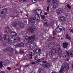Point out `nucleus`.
Segmentation results:
<instances>
[{
    "mask_svg": "<svg viewBox=\"0 0 73 73\" xmlns=\"http://www.w3.org/2000/svg\"><path fill=\"white\" fill-rule=\"evenodd\" d=\"M53 36H54L55 35H56V32L55 31H53Z\"/></svg>",
    "mask_w": 73,
    "mask_h": 73,
    "instance_id": "obj_42",
    "label": "nucleus"
},
{
    "mask_svg": "<svg viewBox=\"0 0 73 73\" xmlns=\"http://www.w3.org/2000/svg\"><path fill=\"white\" fill-rule=\"evenodd\" d=\"M45 15H43L41 16V18H42V19L43 20H44L45 19Z\"/></svg>",
    "mask_w": 73,
    "mask_h": 73,
    "instance_id": "obj_38",
    "label": "nucleus"
},
{
    "mask_svg": "<svg viewBox=\"0 0 73 73\" xmlns=\"http://www.w3.org/2000/svg\"><path fill=\"white\" fill-rule=\"evenodd\" d=\"M66 38H67L70 40L71 39V37L69 35V34H66Z\"/></svg>",
    "mask_w": 73,
    "mask_h": 73,
    "instance_id": "obj_27",
    "label": "nucleus"
},
{
    "mask_svg": "<svg viewBox=\"0 0 73 73\" xmlns=\"http://www.w3.org/2000/svg\"><path fill=\"white\" fill-rule=\"evenodd\" d=\"M35 17L37 21H40V16L38 15H35Z\"/></svg>",
    "mask_w": 73,
    "mask_h": 73,
    "instance_id": "obj_20",
    "label": "nucleus"
},
{
    "mask_svg": "<svg viewBox=\"0 0 73 73\" xmlns=\"http://www.w3.org/2000/svg\"><path fill=\"white\" fill-rule=\"evenodd\" d=\"M65 16L66 17H69V16H70V14L69 13H67V14Z\"/></svg>",
    "mask_w": 73,
    "mask_h": 73,
    "instance_id": "obj_39",
    "label": "nucleus"
},
{
    "mask_svg": "<svg viewBox=\"0 0 73 73\" xmlns=\"http://www.w3.org/2000/svg\"><path fill=\"white\" fill-rule=\"evenodd\" d=\"M63 47L64 48H67V47L68 46V43L66 42H64L63 44Z\"/></svg>",
    "mask_w": 73,
    "mask_h": 73,
    "instance_id": "obj_14",
    "label": "nucleus"
},
{
    "mask_svg": "<svg viewBox=\"0 0 73 73\" xmlns=\"http://www.w3.org/2000/svg\"><path fill=\"white\" fill-rule=\"evenodd\" d=\"M64 67L62 66L60 71L59 72V73H62L64 72Z\"/></svg>",
    "mask_w": 73,
    "mask_h": 73,
    "instance_id": "obj_23",
    "label": "nucleus"
},
{
    "mask_svg": "<svg viewBox=\"0 0 73 73\" xmlns=\"http://www.w3.org/2000/svg\"><path fill=\"white\" fill-rule=\"evenodd\" d=\"M34 30L32 27H29L28 29V31L30 33H32L33 32Z\"/></svg>",
    "mask_w": 73,
    "mask_h": 73,
    "instance_id": "obj_25",
    "label": "nucleus"
},
{
    "mask_svg": "<svg viewBox=\"0 0 73 73\" xmlns=\"http://www.w3.org/2000/svg\"><path fill=\"white\" fill-rule=\"evenodd\" d=\"M29 20L31 23H35L36 21L35 20V18H34L33 17L31 18Z\"/></svg>",
    "mask_w": 73,
    "mask_h": 73,
    "instance_id": "obj_17",
    "label": "nucleus"
},
{
    "mask_svg": "<svg viewBox=\"0 0 73 73\" xmlns=\"http://www.w3.org/2000/svg\"><path fill=\"white\" fill-rule=\"evenodd\" d=\"M11 36H17V33L14 32L13 31H12L11 32Z\"/></svg>",
    "mask_w": 73,
    "mask_h": 73,
    "instance_id": "obj_30",
    "label": "nucleus"
},
{
    "mask_svg": "<svg viewBox=\"0 0 73 73\" xmlns=\"http://www.w3.org/2000/svg\"><path fill=\"white\" fill-rule=\"evenodd\" d=\"M36 13L37 14L41 15L42 14V11H41V9H38V10H37L36 11Z\"/></svg>",
    "mask_w": 73,
    "mask_h": 73,
    "instance_id": "obj_24",
    "label": "nucleus"
},
{
    "mask_svg": "<svg viewBox=\"0 0 73 73\" xmlns=\"http://www.w3.org/2000/svg\"><path fill=\"white\" fill-rule=\"evenodd\" d=\"M64 67L66 71H68L69 69V66L67 63H65L64 64Z\"/></svg>",
    "mask_w": 73,
    "mask_h": 73,
    "instance_id": "obj_7",
    "label": "nucleus"
},
{
    "mask_svg": "<svg viewBox=\"0 0 73 73\" xmlns=\"http://www.w3.org/2000/svg\"><path fill=\"white\" fill-rule=\"evenodd\" d=\"M50 25H53V23H50Z\"/></svg>",
    "mask_w": 73,
    "mask_h": 73,
    "instance_id": "obj_58",
    "label": "nucleus"
},
{
    "mask_svg": "<svg viewBox=\"0 0 73 73\" xmlns=\"http://www.w3.org/2000/svg\"><path fill=\"white\" fill-rule=\"evenodd\" d=\"M60 30L61 32H65V28L64 27H62V28H60Z\"/></svg>",
    "mask_w": 73,
    "mask_h": 73,
    "instance_id": "obj_34",
    "label": "nucleus"
},
{
    "mask_svg": "<svg viewBox=\"0 0 73 73\" xmlns=\"http://www.w3.org/2000/svg\"><path fill=\"white\" fill-rule=\"evenodd\" d=\"M50 63H47L45 64H42V66L43 67H44V68H49L50 66Z\"/></svg>",
    "mask_w": 73,
    "mask_h": 73,
    "instance_id": "obj_8",
    "label": "nucleus"
},
{
    "mask_svg": "<svg viewBox=\"0 0 73 73\" xmlns=\"http://www.w3.org/2000/svg\"><path fill=\"white\" fill-rule=\"evenodd\" d=\"M52 73H57L56 72H52Z\"/></svg>",
    "mask_w": 73,
    "mask_h": 73,
    "instance_id": "obj_63",
    "label": "nucleus"
},
{
    "mask_svg": "<svg viewBox=\"0 0 73 73\" xmlns=\"http://www.w3.org/2000/svg\"><path fill=\"white\" fill-rule=\"evenodd\" d=\"M3 38L4 40H7L9 38V36L8 35H4L3 36Z\"/></svg>",
    "mask_w": 73,
    "mask_h": 73,
    "instance_id": "obj_19",
    "label": "nucleus"
},
{
    "mask_svg": "<svg viewBox=\"0 0 73 73\" xmlns=\"http://www.w3.org/2000/svg\"><path fill=\"white\" fill-rule=\"evenodd\" d=\"M29 56L30 57V58L31 59H32V56H33V55L31 54H29Z\"/></svg>",
    "mask_w": 73,
    "mask_h": 73,
    "instance_id": "obj_40",
    "label": "nucleus"
},
{
    "mask_svg": "<svg viewBox=\"0 0 73 73\" xmlns=\"http://www.w3.org/2000/svg\"><path fill=\"white\" fill-rule=\"evenodd\" d=\"M17 29H16V30H17V31H19V30H20V29L19 28V27H17Z\"/></svg>",
    "mask_w": 73,
    "mask_h": 73,
    "instance_id": "obj_51",
    "label": "nucleus"
},
{
    "mask_svg": "<svg viewBox=\"0 0 73 73\" xmlns=\"http://www.w3.org/2000/svg\"><path fill=\"white\" fill-rule=\"evenodd\" d=\"M50 8V7L49 6H48L47 9L46 10V11L47 12H49V9Z\"/></svg>",
    "mask_w": 73,
    "mask_h": 73,
    "instance_id": "obj_37",
    "label": "nucleus"
},
{
    "mask_svg": "<svg viewBox=\"0 0 73 73\" xmlns=\"http://www.w3.org/2000/svg\"><path fill=\"white\" fill-rule=\"evenodd\" d=\"M57 1V0H52V3H54L53 6V8L55 9L56 8V7L57 6V3H56V2Z\"/></svg>",
    "mask_w": 73,
    "mask_h": 73,
    "instance_id": "obj_10",
    "label": "nucleus"
},
{
    "mask_svg": "<svg viewBox=\"0 0 73 73\" xmlns=\"http://www.w3.org/2000/svg\"><path fill=\"white\" fill-rule=\"evenodd\" d=\"M6 32L7 33H8L9 32V33H11V32L12 30H11L10 29H9V28L8 27H7L6 28V29L5 30Z\"/></svg>",
    "mask_w": 73,
    "mask_h": 73,
    "instance_id": "obj_22",
    "label": "nucleus"
},
{
    "mask_svg": "<svg viewBox=\"0 0 73 73\" xmlns=\"http://www.w3.org/2000/svg\"><path fill=\"white\" fill-rule=\"evenodd\" d=\"M66 7L68 9H69V10H70L71 9V7L70 6V5L68 4L67 5Z\"/></svg>",
    "mask_w": 73,
    "mask_h": 73,
    "instance_id": "obj_32",
    "label": "nucleus"
},
{
    "mask_svg": "<svg viewBox=\"0 0 73 73\" xmlns=\"http://www.w3.org/2000/svg\"><path fill=\"white\" fill-rule=\"evenodd\" d=\"M7 68L8 70H9V71H10V70H11V68L9 67H8Z\"/></svg>",
    "mask_w": 73,
    "mask_h": 73,
    "instance_id": "obj_44",
    "label": "nucleus"
},
{
    "mask_svg": "<svg viewBox=\"0 0 73 73\" xmlns=\"http://www.w3.org/2000/svg\"><path fill=\"white\" fill-rule=\"evenodd\" d=\"M21 53H24V52L23 51H21Z\"/></svg>",
    "mask_w": 73,
    "mask_h": 73,
    "instance_id": "obj_61",
    "label": "nucleus"
},
{
    "mask_svg": "<svg viewBox=\"0 0 73 73\" xmlns=\"http://www.w3.org/2000/svg\"><path fill=\"white\" fill-rule=\"evenodd\" d=\"M70 32L72 33H73V29H71L70 30Z\"/></svg>",
    "mask_w": 73,
    "mask_h": 73,
    "instance_id": "obj_46",
    "label": "nucleus"
},
{
    "mask_svg": "<svg viewBox=\"0 0 73 73\" xmlns=\"http://www.w3.org/2000/svg\"><path fill=\"white\" fill-rule=\"evenodd\" d=\"M3 68H4V66L3 65V61H1L0 62V68L2 69Z\"/></svg>",
    "mask_w": 73,
    "mask_h": 73,
    "instance_id": "obj_31",
    "label": "nucleus"
},
{
    "mask_svg": "<svg viewBox=\"0 0 73 73\" xmlns=\"http://www.w3.org/2000/svg\"><path fill=\"white\" fill-rule=\"evenodd\" d=\"M29 66V64H26L25 66V67H28Z\"/></svg>",
    "mask_w": 73,
    "mask_h": 73,
    "instance_id": "obj_47",
    "label": "nucleus"
},
{
    "mask_svg": "<svg viewBox=\"0 0 73 73\" xmlns=\"http://www.w3.org/2000/svg\"><path fill=\"white\" fill-rule=\"evenodd\" d=\"M52 39H53V38L51 36L48 39H47V40L48 41H50L52 40Z\"/></svg>",
    "mask_w": 73,
    "mask_h": 73,
    "instance_id": "obj_36",
    "label": "nucleus"
},
{
    "mask_svg": "<svg viewBox=\"0 0 73 73\" xmlns=\"http://www.w3.org/2000/svg\"><path fill=\"white\" fill-rule=\"evenodd\" d=\"M72 69H73V65H72Z\"/></svg>",
    "mask_w": 73,
    "mask_h": 73,
    "instance_id": "obj_64",
    "label": "nucleus"
},
{
    "mask_svg": "<svg viewBox=\"0 0 73 73\" xmlns=\"http://www.w3.org/2000/svg\"><path fill=\"white\" fill-rule=\"evenodd\" d=\"M42 0H32V1L33 3H36V2L37 1H41Z\"/></svg>",
    "mask_w": 73,
    "mask_h": 73,
    "instance_id": "obj_33",
    "label": "nucleus"
},
{
    "mask_svg": "<svg viewBox=\"0 0 73 73\" xmlns=\"http://www.w3.org/2000/svg\"><path fill=\"white\" fill-rule=\"evenodd\" d=\"M7 11V9L6 8L3 9L2 10V11L0 13V16H1V15H3V14H5L6 13V12Z\"/></svg>",
    "mask_w": 73,
    "mask_h": 73,
    "instance_id": "obj_13",
    "label": "nucleus"
},
{
    "mask_svg": "<svg viewBox=\"0 0 73 73\" xmlns=\"http://www.w3.org/2000/svg\"><path fill=\"white\" fill-rule=\"evenodd\" d=\"M68 56V57H69V53L68 51H67L62 54V56L64 57H66V56Z\"/></svg>",
    "mask_w": 73,
    "mask_h": 73,
    "instance_id": "obj_9",
    "label": "nucleus"
},
{
    "mask_svg": "<svg viewBox=\"0 0 73 73\" xmlns=\"http://www.w3.org/2000/svg\"><path fill=\"white\" fill-rule=\"evenodd\" d=\"M19 11H17L16 10H15L14 13H12V14L13 15H12V14H10L9 15V16L11 17H17L18 15H19Z\"/></svg>",
    "mask_w": 73,
    "mask_h": 73,
    "instance_id": "obj_5",
    "label": "nucleus"
},
{
    "mask_svg": "<svg viewBox=\"0 0 73 73\" xmlns=\"http://www.w3.org/2000/svg\"><path fill=\"white\" fill-rule=\"evenodd\" d=\"M31 46H30V48H37L38 46L36 44V43L35 42H32L31 43Z\"/></svg>",
    "mask_w": 73,
    "mask_h": 73,
    "instance_id": "obj_11",
    "label": "nucleus"
},
{
    "mask_svg": "<svg viewBox=\"0 0 73 73\" xmlns=\"http://www.w3.org/2000/svg\"><path fill=\"white\" fill-rule=\"evenodd\" d=\"M27 24V21H25L24 22V23H22V22L20 21H19L18 22L19 26L21 28H23L24 25H26Z\"/></svg>",
    "mask_w": 73,
    "mask_h": 73,
    "instance_id": "obj_4",
    "label": "nucleus"
},
{
    "mask_svg": "<svg viewBox=\"0 0 73 73\" xmlns=\"http://www.w3.org/2000/svg\"><path fill=\"white\" fill-rule=\"evenodd\" d=\"M12 26L14 28H16L18 27V23L16 21H14L13 23Z\"/></svg>",
    "mask_w": 73,
    "mask_h": 73,
    "instance_id": "obj_12",
    "label": "nucleus"
},
{
    "mask_svg": "<svg viewBox=\"0 0 73 73\" xmlns=\"http://www.w3.org/2000/svg\"><path fill=\"white\" fill-rule=\"evenodd\" d=\"M35 64V62H33L31 63V64H32V65H34V64Z\"/></svg>",
    "mask_w": 73,
    "mask_h": 73,
    "instance_id": "obj_49",
    "label": "nucleus"
},
{
    "mask_svg": "<svg viewBox=\"0 0 73 73\" xmlns=\"http://www.w3.org/2000/svg\"><path fill=\"white\" fill-rule=\"evenodd\" d=\"M58 40H59V39L60 38V36H58Z\"/></svg>",
    "mask_w": 73,
    "mask_h": 73,
    "instance_id": "obj_52",
    "label": "nucleus"
},
{
    "mask_svg": "<svg viewBox=\"0 0 73 73\" xmlns=\"http://www.w3.org/2000/svg\"><path fill=\"white\" fill-rule=\"evenodd\" d=\"M47 20H45L44 22H43V24H44V27H46L47 25H48V24L47 23Z\"/></svg>",
    "mask_w": 73,
    "mask_h": 73,
    "instance_id": "obj_28",
    "label": "nucleus"
},
{
    "mask_svg": "<svg viewBox=\"0 0 73 73\" xmlns=\"http://www.w3.org/2000/svg\"><path fill=\"white\" fill-rule=\"evenodd\" d=\"M51 52H49V56L51 58H52L53 56V54H56L58 53L59 54L61 53L62 51H61V49L60 47L57 48H54L51 50Z\"/></svg>",
    "mask_w": 73,
    "mask_h": 73,
    "instance_id": "obj_1",
    "label": "nucleus"
},
{
    "mask_svg": "<svg viewBox=\"0 0 73 73\" xmlns=\"http://www.w3.org/2000/svg\"><path fill=\"white\" fill-rule=\"evenodd\" d=\"M17 45L18 47H21L22 46H23L24 45V43H23V42H21L19 44H17Z\"/></svg>",
    "mask_w": 73,
    "mask_h": 73,
    "instance_id": "obj_21",
    "label": "nucleus"
},
{
    "mask_svg": "<svg viewBox=\"0 0 73 73\" xmlns=\"http://www.w3.org/2000/svg\"><path fill=\"white\" fill-rule=\"evenodd\" d=\"M34 58L35 60H37L38 58V56L36 54H35L34 55Z\"/></svg>",
    "mask_w": 73,
    "mask_h": 73,
    "instance_id": "obj_35",
    "label": "nucleus"
},
{
    "mask_svg": "<svg viewBox=\"0 0 73 73\" xmlns=\"http://www.w3.org/2000/svg\"><path fill=\"white\" fill-rule=\"evenodd\" d=\"M55 31L56 32L61 33V28L59 27V26H58L55 29Z\"/></svg>",
    "mask_w": 73,
    "mask_h": 73,
    "instance_id": "obj_16",
    "label": "nucleus"
},
{
    "mask_svg": "<svg viewBox=\"0 0 73 73\" xmlns=\"http://www.w3.org/2000/svg\"><path fill=\"white\" fill-rule=\"evenodd\" d=\"M7 43L8 44H9L10 42H12V43H14L16 42H19L20 40V38L19 37H11L10 38V39H8L7 40H6Z\"/></svg>",
    "mask_w": 73,
    "mask_h": 73,
    "instance_id": "obj_2",
    "label": "nucleus"
},
{
    "mask_svg": "<svg viewBox=\"0 0 73 73\" xmlns=\"http://www.w3.org/2000/svg\"><path fill=\"white\" fill-rule=\"evenodd\" d=\"M3 46L4 47H5L7 46V44H6V42L3 43Z\"/></svg>",
    "mask_w": 73,
    "mask_h": 73,
    "instance_id": "obj_43",
    "label": "nucleus"
},
{
    "mask_svg": "<svg viewBox=\"0 0 73 73\" xmlns=\"http://www.w3.org/2000/svg\"><path fill=\"white\" fill-rule=\"evenodd\" d=\"M39 73H43V72H42V71H40Z\"/></svg>",
    "mask_w": 73,
    "mask_h": 73,
    "instance_id": "obj_59",
    "label": "nucleus"
},
{
    "mask_svg": "<svg viewBox=\"0 0 73 73\" xmlns=\"http://www.w3.org/2000/svg\"><path fill=\"white\" fill-rule=\"evenodd\" d=\"M7 49L9 50L10 52H13V51L14 50V49L11 47H8L7 48Z\"/></svg>",
    "mask_w": 73,
    "mask_h": 73,
    "instance_id": "obj_29",
    "label": "nucleus"
},
{
    "mask_svg": "<svg viewBox=\"0 0 73 73\" xmlns=\"http://www.w3.org/2000/svg\"><path fill=\"white\" fill-rule=\"evenodd\" d=\"M42 36H43L42 34H40V37H42Z\"/></svg>",
    "mask_w": 73,
    "mask_h": 73,
    "instance_id": "obj_53",
    "label": "nucleus"
},
{
    "mask_svg": "<svg viewBox=\"0 0 73 73\" xmlns=\"http://www.w3.org/2000/svg\"><path fill=\"white\" fill-rule=\"evenodd\" d=\"M44 60V58H42L40 59V60H41V61H43V60Z\"/></svg>",
    "mask_w": 73,
    "mask_h": 73,
    "instance_id": "obj_50",
    "label": "nucleus"
},
{
    "mask_svg": "<svg viewBox=\"0 0 73 73\" xmlns=\"http://www.w3.org/2000/svg\"><path fill=\"white\" fill-rule=\"evenodd\" d=\"M56 26H57V25H58V22H56Z\"/></svg>",
    "mask_w": 73,
    "mask_h": 73,
    "instance_id": "obj_57",
    "label": "nucleus"
},
{
    "mask_svg": "<svg viewBox=\"0 0 73 73\" xmlns=\"http://www.w3.org/2000/svg\"><path fill=\"white\" fill-rule=\"evenodd\" d=\"M37 61H38V62H41V59H38L37 60Z\"/></svg>",
    "mask_w": 73,
    "mask_h": 73,
    "instance_id": "obj_45",
    "label": "nucleus"
},
{
    "mask_svg": "<svg viewBox=\"0 0 73 73\" xmlns=\"http://www.w3.org/2000/svg\"><path fill=\"white\" fill-rule=\"evenodd\" d=\"M41 51L40 49H37L35 50V52L37 54H40L41 53Z\"/></svg>",
    "mask_w": 73,
    "mask_h": 73,
    "instance_id": "obj_26",
    "label": "nucleus"
},
{
    "mask_svg": "<svg viewBox=\"0 0 73 73\" xmlns=\"http://www.w3.org/2000/svg\"><path fill=\"white\" fill-rule=\"evenodd\" d=\"M51 12H54L53 10H52V9H51Z\"/></svg>",
    "mask_w": 73,
    "mask_h": 73,
    "instance_id": "obj_60",
    "label": "nucleus"
},
{
    "mask_svg": "<svg viewBox=\"0 0 73 73\" xmlns=\"http://www.w3.org/2000/svg\"><path fill=\"white\" fill-rule=\"evenodd\" d=\"M42 62L44 64H46L47 62V61H42Z\"/></svg>",
    "mask_w": 73,
    "mask_h": 73,
    "instance_id": "obj_48",
    "label": "nucleus"
},
{
    "mask_svg": "<svg viewBox=\"0 0 73 73\" xmlns=\"http://www.w3.org/2000/svg\"><path fill=\"white\" fill-rule=\"evenodd\" d=\"M0 73H5V72H4V71H2Z\"/></svg>",
    "mask_w": 73,
    "mask_h": 73,
    "instance_id": "obj_56",
    "label": "nucleus"
},
{
    "mask_svg": "<svg viewBox=\"0 0 73 73\" xmlns=\"http://www.w3.org/2000/svg\"><path fill=\"white\" fill-rule=\"evenodd\" d=\"M70 54L72 56H73V51H71L70 52Z\"/></svg>",
    "mask_w": 73,
    "mask_h": 73,
    "instance_id": "obj_41",
    "label": "nucleus"
},
{
    "mask_svg": "<svg viewBox=\"0 0 73 73\" xmlns=\"http://www.w3.org/2000/svg\"><path fill=\"white\" fill-rule=\"evenodd\" d=\"M35 39H36L35 35L31 36V37H28V36L26 35L25 36V41L26 43H27L28 41L29 42H31L33 41Z\"/></svg>",
    "mask_w": 73,
    "mask_h": 73,
    "instance_id": "obj_3",
    "label": "nucleus"
},
{
    "mask_svg": "<svg viewBox=\"0 0 73 73\" xmlns=\"http://www.w3.org/2000/svg\"><path fill=\"white\" fill-rule=\"evenodd\" d=\"M19 1H20V2H21L22 1V0H19Z\"/></svg>",
    "mask_w": 73,
    "mask_h": 73,
    "instance_id": "obj_62",
    "label": "nucleus"
},
{
    "mask_svg": "<svg viewBox=\"0 0 73 73\" xmlns=\"http://www.w3.org/2000/svg\"><path fill=\"white\" fill-rule=\"evenodd\" d=\"M56 45L54 44V43L53 42H51L49 43L48 45V47L50 49H51L52 48H54Z\"/></svg>",
    "mask_w": 73,
    "mask_h": 73,
    "instance_id": "obj_6",
    "label": "nucleus"
},
{
    "mask_svg": "<svg viewBox=\"0 0 73 73\" xmlns=\"http://www.w3.org/2000/svg\"><path fill=\"white\" fill-rule=\"evenodd\" d=\"M59 19L61 21L64 22L65 21V18L63 16H60Z\"/></svg>",
    "mask_w": 73,
    "mask_h": 73,
    "instance_id": "obj_15",
    "label": "nucleus"
},
{
    "mask_svg": "<svg viewBox=\"0 0 73 73\" xmlns=\"http://www.w3.org/2000/svg\"><path fill=\"white\" fill-rule=\"evenodd\" d=\"M44 15H47L48 13L46 12L44 13Z\"/></svg>",
    "mask_w": 73,
    "mask_h": 73,
    "instance_id": "obj_55",
    "label": "nucleus"
},
{
    "mask_svg": "<svg viewBox=\"0 0 73 73\" xmlns=\"http://www.w3.org/2000/svg\"><path fill=\"white\" fill-rule=\"evenodd\" d=\"M63 10L62 9H59L58 10H57L56 11V13L58 15H60V13H62V12H63Z\"/></svg>",
    "mask_w": 73,
    "mask_h": 73,
    "instance_id": "obj_18",
    "label": "nucleus"
},
{
    "mask_svg": "<svg viewBox=\"0 0 73 73\" xmlns=\"http://www.w3.org/2000/svg\"><path fill=\"white\" fill-rule=\"evenodd\" d=\"M50 1V0H47V3H49Z\"/></svg>",
    "mask_w": 73,
    "mask_h": 73,
    "instance_id": "obj_54",
    "label": "nucleus"
}]
</instances>
